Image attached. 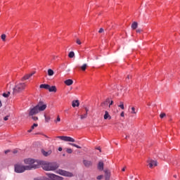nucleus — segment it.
<instances>
[{"label":"nucleus","mask_w":180,"mask_h":180,"mask_svg":"<svg viewBox=\"0 0 180 180\" xmlns=\"http://www.w3.org/2000/svg\"><path fill=\"white\" fill-rule=\"evenodd\" d=\"M39 164H41L44 171H56L60 167V165L57 162H47L43 160H41Z\"/></svg>","instance_id":"1"},{"label":"nucleus","mask_w":180,"mask_h":180,"mask_svg":"<svg viewBox=\"0 0 180 180\" xmlns=\"http://www.w3.org/2000/svg\"><path fill=\"white\" fill-rule=\"evenodd\" d=\"M40 162H41V160H36L32 158H27L24 160L25 164L27 165H25V167H32V169H37V168H40Z\"/></svg>","instance_id":"2"},{"label":"nucleus","mask_w":180,"mask_h":180,"mask_svg":"<svg viewBox=\"0 0 180 180\" xmlns=\"http://www.w3.org/2000/svg\"><path fill=\"white\" fill-rule=\"evenodd\" d=\"M47 176H41L38 178H34V180H63L64 179L63 177L57 176L54 174L48 173L46 174Z\"/></svg>","instance_id":"3"},{"label":"nucleus","mask_w":180,"mask_h":180,"mask_svg":"<svg viewBox=\"0 0 180 180\" xmlns=\"http://www.w3.org/2000/svg\"><path fill=\"white\" fill-rule=\"evenodd\" d=\"M32 166H25L20 164H16L14 165V170H15V172H16L17 174H22L25 171L32 170Z\"/></svg>","instance_id":"4"},{"label":"nucleus","mask_w":180,"mask_h":180,"mask_svg":"<svg viewBox=\"0 0 180 180\" xmlns=\"http://www.w3.org/2000/svg\"><path fill=\"white\" fill-rule=\"evenodd\" d=\"M25 88H26V84H16L15 87L13 88V94H19V92H22V91H24Z\"/></svg>","instance_id":"5"},{"label":"nucleus","mask_w":180,"mask_h":180,"mask_svg":"<svg viewBox=\"0 0 180 180\" xmlns=\"http://www.w3.org/2000/svg\"><path fill=\"white\" fill-rule=\"evenodd\" d=\"M56 174H59V175H62L63 176H69L70 178L74 176V174H72V173L60 169L56 171Z\"/></svg>","instance_id":"6"},{"label":"nucleus","mask_w":180,"mask_h":180,"mask_svg":"<svg viewBox=\"0 0 180 180\" xmlns=\"http://www.w3.org/2000/svg\"><path fill=\"white\" fill-rule=\"evenodd\" d=\"M35 106H37V108L39 112H43L47 109V104L44 103L43 101H39Z\"/></svg>","instance_id":"7"},{"label":"nucleus","mask_w":180,"mask_h":180,"mask_svg":"<svg viewBox=\"0 0 180 180\" xmlns=\"http://www.w3.org/2000/svg\"><path fill=\"white\" fill-rule=\"evenodd\" d=\"M57 139H60V140H62L63 141H70L71 143H75V139H74V138H71V136H57Z\"/></svg>","instance_id":"8"},{"label":"nucleus","mask_w":180,"mask_h":180,"mask_svg":"<svg viewBox=\"0 0 180 180\" xmlns=\"http://www.w3.org/2000/svg\"><path fill=\"white\" fill-rule=\"evenodd\" d=\"M39 112H40V111H39V109L35 105L32 108H30V112H29V116H34V115H37V113H39Z\"/></svg>","instance_id":"9"},{"label":"nucleus","mask_w":180,"mask_h":180,"mask_svg":"<svg viewBox=\"0 0 180 180\" xmlns=\"http://www.w3.org/2000/svg\"><path fill=\"white\" fill-rule=\"evenodd\" d=\"M148 165L150 167V168H153V167H157L158 164H157V160H153L151 159H149L148 160Z\"/></svg>","instance_id":"10"},{"label":"nucleus","mask_w":180,"mask_h":180,"mask_svg":"<svg viewBox=\"0 0 180 180\" xmlns=\"http://www.w3.org/2000/svg\"><path fill=\"white\" fill-rule=\"evenodd\" d=\"M83 164L84 167H86V168H89V167H91L92 165V162L91 160H84Z\"/></svg>","instance_id":"11"},{"label":"nucleus","mask_w":180,"mask_h":180,"mask_svg":"<svg viewBox=\"0 0 180 180\" xmlns=\"http://www.w3.org/2000/svg\"><path fill=\"white\" fill-rule=\"evenodd\" d=\"M48 91H49V92H57V87H56V86H50L48 89Z\"/></svg>","instance_id":"12"},{"label":"nucleus","mask_w":180,"mask_h":180,"mask_svg":"<svg viewBox=\"0 0 180 180\" xmlns=\"http://www.w3.org/2000/svg\"><path fill=\"white\" fill-rule=\"evenodd\" d=\"M103 117L105 120H108V119L110 120V119H112V117H110V115H109V112L108 111H105V115Z\"/></svg>","instance_id":"13"},{"label":"nucleus","mask_w":180,"mask_h":180,"mask_svg":"<svg viewBox=\"0 0 180 180\" xmlns=\"http://www.w3.org/2000/svg\"><path fill=\"white\" fill-rule=\"evenodd\" d=\"M41 153L43 154V155H44V157H49V155H50V154H51V150L46 151L42 149Z\"/></svg>","instance_id":"14"},{"label":"nucleus","mask_w":180,"mask_h":180,"mask_svg":"<svg viewBox=\"0 0 180 180\" xmlns=\"http://www.w3.org/2000/svg\"><path fill=\"white\" fill-rule=\"evenodd\" d=\"M97 168L99 171H103V162L102 161L98 162Z\"/></svg>","instance_id":"15"},{"label":"nucleus","mask_w":180,"mask_h":180,"mask_svg":"<svg viewBox=\"0 0 180 180\" xmlns=\"http://www.w3.org/2000/svg\"><path fill=\"white\" fill-rule=\"evenodd\" d=\"M65 85H68V86H70V85H72L74 84V81L72 79H69L65 81Z\"/></svg>","instance_id":"16"},{"label":"nucleus","mask_w":180,"mask_h":180,"mask_svg":"<svg viewBox=\"0 0 180 180\" xmlns=\"http://www.w3.org/2000/svg\"><path fill=\"white\" fill-rule=\"evenodd\" d=\"M39 88L41 89H49V88H50V85L49 84H40Z\"/></svg>","instance_id":"17"},{"label":"nucleus","mask_w":180,"mask_h":180,"mask_svg":"<svg viewBox=\"0 0 180 180\" xmlns=\"http://www.w3.org/2000/svg\"><path fill=\"white\" fill-rule=\"evenodd\" d=\"M72 108H76L79 106V101L78 100H75V101H73L72 102Z\"/></svg>","instance_id":"18"},{"label":"nucleus","mask_w":180,"mask_h":180,"mask_svg":"<svg viewBox=\"0 0 180 180\" xmlns=\"http://www.w3.org/2000/svg\"><path fill=\"white\" fill-rule=\"evenodd\" d=\"M105 180H110V173L108 172V170L105 171Z\"/></svg>","instance_id":"19"},{"label":"nucleus","mask_w":180,"mask_h":180,"mask_svg":"<svg viewBox=\"0 0 180 180\" xmlns=\"http://www.w3.org/2000/svg\"><path fill=\"white\" fill-rule=\"evenodd\" d=\"M34 75V73H31V74L26 75L22 77V79L24 81H26V79H29V78H30V77H33Z\"/></svg>","instance_id":"20"},{"label":"nucleus","mask_w":180,"mask_h":180,"mask_svg":"<svg viewBox=\"0 0 180 180\" xmlns=\"http://www.w3.org/2000/svg\"><path fill=\"white\" fill-rule=\"evenodd\" d=\"M86 109V113L84 115H82L80 116L81 119H86L87 116H88V108H85Z\"/></svg>","instance_id":"21"},{"label":"nucleus","mask_w":180,"mask_h":180,"mask_svg":"<svg viewBox=\"0 0 180 180\" xmlns=\"http://www.w3.org/2000/svg\"><path fill=\"white\" fill-rule=\"evenodd\" d=\"M48 75L49 77H52V75H54V71L51 69L48 70Z\"/></svg>","instance_id":"22"},{"label":"nucleus","mask_w":180,"mask_h":180,"mask_svg":"<svg viewBox=\"0 0 180 180\" xmlns=\"http://www.w3.org/2000/svg\"><path fill=\"white\" fill-rule=\"evenodd\" d=\"M75 56V53H74V51H70L68 54L69 58H74Z\"/></svg>","instance_id":"23"},{"label":"nucleus","mask_w":180,"mask_h":180,"mask_svg":"<svg viewBox=\"0 0 180 180\" xmlns=\"http://www.w3.org/2000/svg\"><path fill=\"white\" fill-rule=\"evenodd\" d=\"M137 26H138L137 22H134L131 25V29H134V30L137 29Z\"/></svg>","instance_id":"24"},{"label":"nucleus","mask_w":180,"mask_h":180,"mask_svg":"<svg viewBox=\"0 0 180 180\" xmlns=\"http://www.w3.org/2000/svg\"><path fill=\"white\" fill-rule=\"evenodd\" d=\"M131 115H136L137 113V111H136V108L132 107L131 108Z\"/></svg>","instance_id":"25"},{"label":"nucleus","mask_w":180,"mask_h":180,"mask_svg":"<svg viewBox=\"0 0 180 180\" xmlns=\"http://www.w3.org/2000/svg\"><path fill=\"white\" fill-rule=\"evenodd\" d=\"M44 117H45V122H46V123H49V122H50V119H51L50 116H47V115H46V114H45V115H44Z\"/></svg>","instance_id":"26"},{"label":"nucleus","mask_w":180,"mask_h":180,"mask_svg":"<svg viewBox=\"0 0 180 180\" xmlns=\"http://www.w3.org/2000/svg\"><path fill=\"white\" fill-rule=\"evenodd\" d=\"M118 107L120 108L122 110H124V104H123V102H120V105H119Z\"/></svg>","instance_id":"27"},{"label":"nucleus","mask_w":180,"mask_h":180,"mask_svg":"<svg viewBox=\"0 0 180 180\" xmlns=\"http://www.w3.org/2000/svg\"><path fill=\"white\" fill-rule=\"evenodd\" d=\"M9 95H11V92H9V91L8 93L3 94L4 98H8Z\"/></svg>","instance_id":"28"},{"label":"nucleus","mask_w":180,"mask_h":180,"mask_svg":"<svg viewBox=\"0 0 180 180\" xmlns=\"http://www.w3.org/2000/svg\"><path fill=\"white\" fill-rule=\"evenodd\" d=\"M86 66H87L86 63H84V64L81 67L82 71H85V70H86Z\"/></svg>","instance_id":"29"},{"label":"nucleus","mask_w":180,"mask_h":180,"mask_svg":"<svg viewBox=\"0 0 180 180\" xmlns=\"http://www.w3.org/2000/svg\"><path fill=\"white\" fill-rule=\"evenodd\" d=\"M70 146H72V147H76V148H81V146L75 144V143H70Z\"/></svg>","instance_id":"30"},{"label":"nucleus","mask_w":180,"mask_h":180,"mask_svg":"<svg viewBox=\"0 0 180 180\" xmlns=\"http://www.w3.org/2000/svg\"><path fill=\"white\" fill-rule=\"evenodd\" d=\"M32 116V120H34V122H36V120H39V117L34 115H31Z\"/></svg>","instance_id":"31"},{"label":"nucleus","mask_w":180,"mask_h":180,"mask_svg":"<svg viewBox=\"0 0 180 180\" xmlns=\"http://www.w3.org/2000/svg\"><path fill=\"white\" fill-rule=\"evenodd\" d=\"M5 39H6V35L5 34H1V39L3 41H5Z\"/></svg>","instance_id":"32"},{"label":"nucleus","mask_w":180,"mask_h":180,"mask_svg":"<svg viewBox=\"0 0 180 180\" xmlns=\"http://www.w3.org/2000/svg\"><path fill=\"white\" fill-rule=\"evenodd\" d=\"M66 151H67L68 154H72V149H71V148H68L66 150Z\"/></svg>","instance_id":"33"},{"label":"nucleus","mask_w":180,"mask_h":180,"mask_svg":"<svg viewBox=\"0 0 180 180\" xmlns=\"http://www.w3.org/2000/svg\"><path fill=\"white\" fill-rule=\"evenodd\" d=\"M37 126H39V124H33L32 126L31 127L32 130H34V127H37Z\"/></svg>","instance_id":"34"},{"label":"nucleus","mask_w":180,"mask_h":180,"mask_svg":"<svg viewBox=\"0 0 180 180\" xmlns=\"http://www.w3.org/2000/svg\"><path fill=\"white\" fill-rule=\"evenodd\" d=\"M60 121H61V119L60 118V116H58L57 119L55 120V123H57V122H60Z\"/></svg>","instance_id":"35"},{"label":"nucleus","mask_w":180,"mask_h":180,"mask_svg":"<svg viewBox=\"0 0 180 180\" xmlns=\"http://www.w3.org/2000/svg\"><path fill=\"white\" fill-rule=\"evenodd\" d=\"M160 119H163V117H165V113H162L160 115Z\"/></svg>","instance_id":"36"},{"label":"nucleus","mask_w":180,"mask_h":180,"mask_svg":"<svg viewBox=\"0 0 180 180\" xmlns=\"http://www.w3.org/2000/svg\"><path fill=\"white\" fill-rule=\"evenodd\" d=\"M103 178V175H99V176H97V179H98V180H101V179H102Z\"/></svg>","instance_id":"37"},{"label":"nucleus","mask_w":180,"mask_h":180,"mask_svg":"<svg viewBox=\"0 0 180 180\" xmlns=\"http://www.w3.org/2000/svg\"><path fill=\"white\" fill-rule=\"evenodd\" d=\"M103 32H104L103 28H101V29L99 30V31H98V33H103Z\"/></svg>","instance_id":"38"},{"label":"nucleus","mask_w":180,"mask_h":180,"mask_svg":"<svg viewBox=\"0 0 180 180\" xmlns=\"http://www.w3.org/2000/svg\"><path fill=\"white\" fill-rule=\"evenodd\" d=\"M9 119V116H6L4 117V120H5L6 122V120H8Z\"/></svg>","instance_id":"39"},{"label":"nucleus","mask_w":180,"mask_h":180,"mask_svg":"<svg viewBox=\"0 0 180 180\" xmlns=\"http://www.w3.org/2000/svg\"><path fill=\"white\" fill-rule=\"evenodd\" d=\"M77 44H81V41L79 39H77L76 41Z\"/></svg>","instance_id":"40"},{"label":"nucleus","mask_w":180,"mask_h":180,"mask_svg":"<svg viewBox=\"0 0 180 180\" xmlns=\"http://www.w3.org/2000/svg\"><path fill=\"white\" fill-rule=\"evenodd\" d=\"M121 117H124V112H122L120 114Z\"/></svg>","instance_id":"41"},{"label":"nucleus","mask_w":180,"mask_h":180,"mask_svg":"<svg viewBox=\"0 0 180 180\" xmlns=\"http://www.w3.org/2000/svg\"><path fill=\"white\" fill-rule=\"evenodd\" d=\"M176 165H178V167H180V160H179L178 162H176Z\"/></svg>","instance_id":"42"},{"label":"nucleus","mask_w":180,"mask_h":180,"mask_svg":"<svg viewBox=\"0 0 180 180\" xmlns=\"http://www.w3.org/2000/svg\"><path fill=\"white\" fill-rule=\"evenodd\" d=\"M58 150V151H63V148L59 147Z\"/></svg>","instance_id":"43"},{"label":"nucleus","mask_w":180,"mask_h":180,"mask_svg":"<svg viewBox=\"0 0 180 180\" xmlns=\"http://www.w3.org/2000/svg\"><path fill=\"white\" fill-rule=\"evenodd\" d=\"M9 151H11L10 150H5V154H8V153H9Z\"/></svg>","instance_id":"44"},{"label":"nucleus","mask_w":180,"mask_h":180,"mask_svg":"<svg viewBox=\"0 0 180 180\" xmlns=\"http://www.w3.org/2000/svg\"><path fill=\"white\" fill-rule=\"evenodd\" d=\"M122 171L123 172H124V171H126V167H123L122 169Z\"/></svg>","instance_id":"45"},{"label":"nucleus","mask_w":180,"mask_h":180,"mask_svg":"<svg viewBox=\"0 0 180 180\" xmlns=\"http://www.w3.org/2000/svg\"><path fill=\"white\" fill-rule=\"evenodd\" d=\"M113 105V101H111L110 103V106Z\"/></svg>","instance_id":"46"},{"label":"nucleus","mask_w":180,"mask_h":180,"mask_svg":"<svg viewBox=\"0 0 180 180\" xmlns=\"http://www.w3.org/2000/svg\"><path fill=\"white\" fill-rule=\"evenodd\" d=\"M33 129H32V128H31V129H29L28 130V133H32V131Z\"/></svg>","instance_id":"47"},{"label":"nucleus","mask_w":180,"mask_h":180,"mask_svg":"<svg viewBox=\"0 0 180 180\" xmlns=\"http://www.w3.org/2000/svg\"><path fill=\"white\" fill-rule=\"evenodd\" d=\"M13 154H16L18 153V150H13Z\"/></svg>","instance_id":"48"},{"label":"nucleus","mask_w":180,"mask_h":180,"mask_svg":"<svg viewBox=\"0 0 180 180\" xmlns=\"http://www.w3.org/2000/svg\"><path fill=\"white\" fill-rule=\"evenodd\" d=\"M131 77V75H128V76H127L128 79H130V77Z\"/></svg>","instance_id":"49"},{"label":"nucleus","mask_w":180,"mask_h":180,"mask_svg":"<svg viewBox=\"0 0 180 180\" xmlns=\"http://www.w3.org/2000/svg\"><path fill=\"white\" fill-rule=\"evenodd\" d=\"M97 150H99V151H101V148H97Z\"/></svg>","instance_id":"50"},{"label":"nucleus","mask_w":180,"mask_h":180,"mask_svg":"<svg viewBox=\"0 0 180 180\" xmlns=\"http://www.w3.org/2000/svg\"><path fill=\"white\" fill-rule=\"evenodd\" d=\"M174 178H176V175H174Z\"/></svg>","instance_id":"51"},{"label":"nucleus","mask_w":180,"mask_h":180,"mask_svg":"<svg viewBox=\"0 0 180 180\" xmlns=\"http://www.w3.org/2000/svg\"><path fill=\"white\" fill-rule=\"evenodd\" d=\"M137 32H140V30H138Z\"/></svg>","instance_id":"52"},{"label":"nucleus","mask_w":180,"mask_h":180,"mask_svg":"<svg viewBox=\"0 0 180 180\" xmlns=\"http://www.w3.org/2000/svg\"><path fill=\"white\" fill-rule=\"evenodd\" d=\"M127 137H128V136H126L125 139H127Z\"/></svg>","instance_id":"53"}]
</instances>
